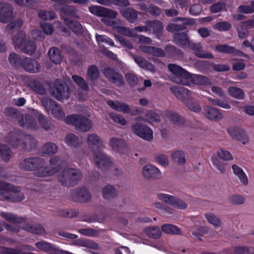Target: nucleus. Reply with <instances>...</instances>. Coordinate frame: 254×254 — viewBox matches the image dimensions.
Returning a JSON list of instances; mask_svg holds the SVG:
<instances>
[{
	"instance_id": "nucleus-11",
	"label": "nucleus",
	"mask_w": 254,
	"mask_h": 254,
	"mask_svg": "<svg viewBox=\"0 0 254 254\" xmlns=\"http://www.w3.org/2000/svg\"><path fill=\"white\" fill-rule=\"evenodd\" d=\"M14 17L12 6L5 2H0V22L3 23L10 22Z\"/></svg>"
},
{
	"instance_id": "nucleus-38",
	"label": "nucleus",
	"mask_w": 254,
	"mask_h": 254,
	"mask_svg": "<svg viewBox=\"0 0 254 254\" xmlns=\"http://www.w3.org/2000/svg\"><path fill=\"white\" fill-rule=\"evenodd\" d=\"M8 60L12 67L17 69L21 68L23 58H22L19 55L14 52L11 53L8 56Z\"/></svg>"
},
{
	"instance_id": "nucleus-16",
	"label": "nucleus",
	"mask_w": 254,
	"mask_h": 254,
	"mask_svg": "<svg viewBox=\"0 0 254 254\" xmlns=\"http://www.w3.org/2000/svg\"><path fill=\"white\" fill-rule=\"evenodd\" d=\"M170 89L172 93L183 103L191 96L190 90L182 86H172Z\"/></svg>"
},
{
	"instance_id": "nucleus-45",
	"label": "nucleus",
	"mask_w": 254,
	"mask_h": 254,
	"mask_svg": "<svg viewBox=\"0 0 254 254\" xmlns=\"http://www.w3.org/2000/svg\"><path fill=\"white\" fill-rule=\"evenodd\" d=\"M24 229L27 232L35 234L44 235L46 234L44 227L41 224H36L32 226L27 224L24 226Z\"/></svg>"
},
{
	"instance_id": "nucleus-37",
	"label": "nucleus",
	"mask_w": 254,
	"mask_h": 254,
	"mask_svg": "<svg viewBox=\"0 0 254 254\" xmlns=\"http://www.w3.org/2000/svg\"><path fill=\"white\" fill-rule=\"evenodd\" d=\"M35 246L43 252L55 254L57 248L54 245L44 241L36 243Z\"/></svg>"
},
{
	"instance_id": "nucleus-55",
	"label": "nucleus",
	"mask_w": 254,
	"mask_h": 254,
	"mask_svg": "<svg viewBox=\"0 0 254 254\" xmlns=\"http://www.w3.org/2000/svg\"><path fill=\"white\" fill-rule=\"evenodd\" d=\"M38 121L40 126L42 128L46 130L51 128L52 125L50 121L42 113H38Z\"/></svg>"
},
{
	"instance_id": "nucleus-28",
	"label": "nucleus",
	"mask_w": 254,
	"mask_h": 254,
	"mask_svg": "<svg viewBox=\"0 0 254 254\" xmlns=\"http://www.w3.org/2000/svg\"><path fill=\"white\" fill-rule=\"evenodd\" d=\"M63 20L65 24L76 35H81L83 33L82 25L77 21L69 19L68 18L64 17Z\"/></svg>"
},
{
	"instance_id": "nucleus-30",
	"label": "nucleus",
	"mask_w": 254,
	"mask_h": 254,
	"mask_svg": "<svg viewBox=\"0 0 254 254\" xmlns=\"http://www.w3.org/2000/svg\"><path fill=\"white\" fill-rule=\"evenodd\" d=\"M28 86L32 90L38 94L44 95L47 93L46 88L38 78L33 79L30 80Z\"/></svg>"
},
{
	"instance_id": "nucleus-47",
	"label": "nucleus",
	"mask_w": 254,
	"mask_h": 254,
	"mask_svg": "<svg viewBox=\"0 0 254 254\" xmlns=\"http://www.w3.org/2000/svg\"><path fill=\"white\" fill-rule=\"evenodd\" d=\"M238 36L240 39H245L249 35L248 28L244 24L243 22L235 25Z\"/></svg>"
},
{
	"instance_id": "nucleus-50",
	"label": "nucleus",
	"mask_w": 254,
	"mask_h": 254,
	"mask_svg": "<svg viewBox=\"0 0 254 254\" xmlns=\"http://www.w3.org/2000/svg\"><path fill=\"white\" fill-rule=\"evenodd\" d=\"M187 108L191 111L194 113H199L201 110V108L198 102L195 100H192L190 98H187L186 102H184Z\"/></svg>"
},
{
	"instance_id": "nucleus-1",
	"label": "nucleus",
	"mask_w": 254,
	"mask_h": 254,
	"mask_svg": "<svg viewBox=\"0 0 254 254\" xmlns=\"http://www.w3.org/2000/svg\"><path fill=\"white\" fill-rule=\"evenodd\" d=\"M86 142L94 156L96 166L102 171H106L112 164L111 158L104 154L101 149L105 147L102 139L95 133L89 134Z\"/></svg>"
},
{
	"instance_id": "nucleus-32",
	"label": "nucleus",
	"mask_w": 254,
	"mask_h": 254,
	"mask_svg": "<svg viewBox=\"0 0 254 254\" xmlns=\"http://www.w3.org/2000/svg\"><path fill=\"white\" fill-rule=\"evenodd\" d=\"M164 115L173 124L177 125H183L186 123L185 118L177 113L171 111H167Z\"/></svg>"
},
{
	"instance_id": "nucleus-26",
	"label": "nucleus",
	"mask_w": 254,
	"mask_h": 254,
	"mask_svg": "<svg viewBox=\"0 0 254 254\" xmlns=\"http://www.w3.org/2000/svg\"><path fill=\"white\" fill-rule=\"evenodd\" d=\"M107 104L115 111L121 112L124 114H128L130 112L129 105L123 102L110 100L107 101Z\"/></svg>"
},
{
	"instance_id": "nucleus-48",
	"label": "nucleus",
	"mask_w": 254,
	"mask_h": 254,
	"mask_svg": "<svg viewBox=\"0 0 254 254\" xmlns=\"http://www.w3.org/2000/svg\"><path fill=\"white\" fill-rule=\"evenodd\" d=\"M162 231L166 234L180 235L181 229L177 226L171 224H165L161 226Z\"/></svg>"
},
{
	"instance_id": "nucleus-15",
	"label": "nucleus",
	"mask_w": 254,
	"mask_h": 254,
	"mask_svg": "<svg viewBox=\"0 0 254 254\" xmlns=\"http://www.w3.org/2000/svg\"><path fill=\"white\" fill-rule=\"evenodd\" d=\"M21 67L29 73H37L39 71L40 65L38 62L33 58L23 57Z\"/></svg>"
},
{
	"instance_id": "nucleus-12",
	"label": "nucleus",
	"mask_w": 254,
	"mask_h": 254,
	"mask_svg": "<svg viewBox=\"0 0 254 254\" xmlns=\"http://www.w3.org/2000/svg\"><path fill=\"white\" fill-rule=\"evenodd\" d=\"M89 11L97 16L106 18H116L117 12L109 8L98 5H92L89 7Z\"/></svg>"
},
{
	"instance_id": "nucleus-56",
	"label": "nucleus",
	"mask_w": 254,
	"mask_h": 254,
	"mask_svg": "<svg viewBox=\"0 0 254 254\" xmlns=\"http://www.w3.org/2000/svg\"><path fill=\"white\" fill-rule=\"evenodd\" d=\"M87 75L90 80H97L99 76V71L97 66L96 65H90L88 68Z\"/></svg>"
},
{
	"instance_id": "nucleus-49",
	"label": "nucleus",
	"mask_w": 254,
	"mask_h": 254,
	"mask_svg": "<svg viewBox=\"0 0 254 254\" xmlns=\"http://www.w3.org/2000/svg\"><path fill=\"white\" fill-rule=\"evenodd\" d=\"M133 59L135 63L142 68L152 70L154 68L153 64L141 57L135 56L133 57Z\"/></svg>"
},
{
	"instance_id": "nucleus-46",
	"label": "nucleus",
	"mask_w": 254,
	"mask_h": 254,
	"mask_svg": "<svg viewBox=\"0 0 254 254\" xmlns=\"http://www.w3.org/2000/svg\"><path fill=\"white\" fill-rule=\"evenodd\" d=\"M0 215L6 221L12 222L14 224H21L25 222V219L24 218L18 217L10 213L1 212Z\"/></svg>"
},
{
	"instance_id": "nucleus-6",
	"label": "nucleus",
	"mask_w": 254,
	"mask_h": 254,
	"mask_svg": "<svg viewBox=\"0 0 254 254\" xmlns=\"http://www.w3.org/2000/svg\"><path fill=\"white\" fill-rule=\"evenodd\" d=\"M41 102L48 112H50L53 117L59 120L64 119V112L61 106L53 99L49 98H42Z\"/></svg>"
},
{
	"instance_id": "nucleus-40",
	"label": "nucleus",
	"mask_w": 254,
	"mask_h": 254,
	"mask_svg": "<svg viewBox=\"0 0 254 254\" xmlns=\"http://www.w3.org/2000/svg\"><path fill=\"white\" fill-rule=\"evenodd\" d=\"M227 91L229 95L234 98L243 100L245 98V92L240 88L236 86H230L228 87Z\"/></svg>"
},
{
	"instance_id": "nucleus-43",
	"label": "nucleus",
	"mask_w": 254,
	"mask_h": 254,
	"mask_svg": "<svg viewBox=\"0 0 254 254\" xmlns=\"http://www.w3.org/2000/svg\"><path fill=\"white\" fill-rule=\"evenodd\" d=\"M232 168L233 173L238 177L241 182L244 185H247L248 184V177L243 169L235 164L232 166Z\"/></svg>"
},
{
	"instance_id": "nucleus-9",
	"label": "nucleus",
	"mask_w": 254,
	"mask_h": 254,
	"mask_svg": "<svg viewBox=\"0 0 254 254\" xmlns=\"http://www.w3.org/2000/svg\"><path fill=\"white\" fill-rule=\"evenodd\" d=\"M71 196L74 201L78 202H87L91 198L90 192L84 187H78L72 190Z\"/></svg>"
},
{
	"instance_id": "nucleus-41",
	"label": "nucleus",
	"mask_w": 254,
	"mask_h": 254,
	"mask_svg": "<svg viewBox=\"0 0 254 254\" xmlns=\"http://www.w3.org/2000/svg\"><path fill=\"white\" fill-rule=\"evenodd\" d=\"M43 154L49 156L55 154L58 151V147L56 144L49 142L45 143L41 148Z\"/></svg>"
},
{
	"instance_id": "nucleus-8",
	"label": "nucleus",
	"mask_w": 254,
	"mask_h": 254,
	"mask_svg": "<svg viewBox=\"0 0 254 254\" xmlns=\"http://www.w3.org/2000/svg\"><path fill=\"white\" fill-rule=\"evenodd\" d=\"M132 131L134 134L146 140H151L153 139V131L147 126L136 123L131 127Z\"/></svg>"
},
{
	"instance_id": "nucleus-2",
	"label": "nucleus",
	"mask_w": 254,
	"mask_h": 254,
	"mask_svg": "<svg viewBox=\"0 0 254 254\" xmlns=\"http://www.w3.org/2000/svg\"><path fill=\"white\" fill-rule=\"evenodd\" d=\"M5 140L12 147L23 151H31L38 145L37 141L32 135L25 134L20 130L10 131Z\"/></svg>"
},
{
	"instance_id": "nucleus-64",
	"label": "nucleus",
	"mask_w": 254,
	"mask_h": 254,
	"mask_svg": "<svg viewBox=\"0 0 254 254\" xmlns=\"http://www.w3.org/2000/svg\"><path fill=\"white\" fill-rule=\"evenodd\" d=\"M217 155L219 157L225 161H231L233 159V157L231 153L225 149H220L217 151Z\"/></svg>"
},
{
	"instance_id": "nucleus-10",
	"label": "nucleus",
	"mask_w": 254,
	"mask_h": 254,
	"mask_svg": "<svg viewBox=\"0 0 254 254\" xmlns=\"http://www.w3.org/2000/svg\"><path fill=\"white\" fill-rule=\"evenodd\" d=\"M157 198L175 208L185 209L188 206L187 204L184 201L169 194L158 193Z\"/></svg>"
},
{
	"instance_id": "nucleus-59",
	"label": "nucleus",
	"mask_w": 254,
	"mask_h": 254,
	"mask_svg": "<svg viewBox=\"0 0 254 254\" xmlns=\"http://www.w3.org/2000/svg\"><path fill=\"white\" fill-rule=\"evenodd\" d=\"M10 150L6 145L0 144V156L4 162L9 160Z\"/></svg>"
},
{
	"instance_id": "nucleus-27",
	"label": "nucleus",
	"mask_w": 254,
	"mask_h": 254,
	"mask_svg": "<svg viewBox=\"0 0 254 254\" xmlns=\"http://www.w3.org/2000/svg\"><path fill=\"white\" fill-rule=\"evenodd\" d=\"M16 188L14 191H9L7 195H6L5 200L12 202H20L25 198L24 193L20 191V188L18 186H15Z\"/></svg>"
},
{
	"instance_id": "nucleus-60",
	"label": "nucleus",
	"mask_w": 254,
	"mask_h": 254,
	"mask_svg": "<svg viewBox=\"0 0 254 254\" xmlns=\"http://www.w3.org/2000/svg\"><path fill=\"white\" fill-rule=\"evenodd\" d=\"M39 17L42 20H52L57 17V14L53 11L41 10L38 13Z\"/></svg>"
},
{
	"instance_id": "nucleus-34",
	"label": "nucleus",
	"mask_w": 254,
	"mask_h": 254,
	"mask_svg": "<svg viewBox=\"0 0 254 254\" xmlns=\"http://www.w3.org/2000/svg\"><path fill=\"white\" fill-rule=\"evenodd\" d=\"M174 43L180 47H187L189 44L188 35L184 32L176 33L173 35Z\"/></svg>"
},
{
	"instance_id": "nucleus-63",
	"label": "nucleus",
	"mask_w": 254,
	"mask_h": 254,
	"mask_svg": "<svg viewBox=\"0 0 254 254\" xmlns=\"http://www.w3.org/2000/svg\"><path fill=\"white\" fill-rule=\"evenodd\" d=\"M187 29V26L185 25L178 24L175 23H169L166 27L168 31L170 32H177Z\"/></svg>"
},
{
	"instance_id": "nucleus-31",
	"label": "nucleus",
	"mask_w": 254,
	"mask_h": 254,
	"mask_svg": "<svg viewBox=\"0 0 254 254\" xmlns=\"http://www.w3.org/2000/svg\"><path fill=\"white\" fill-rule=\"evenodd\" d=\"M66 86L63 83H59L57 80L56 81L55 86L53 90L52 94L56 99L61 101L64 98H67L66 97L65 93Z\"/></svg>"
},
{
	"instance_id": "nucleus-36",
	"label": "nucleus",
	"mask_w": 254,
	"mask_h": 254,
	"mask_svg": "<svg viewBox=\"0 0 254 254\" xmlns=\"http://www.w3.org/2000/svg\"><path fill=\"white\" fill-rule=\"evenodd\" d=\"M65 142L68 146L75 148L79 147L82 143V140L77 136L73 133L67 134L64 138Z\"/></svg>"
},
{
	"instance_id": "nucleus-19",
	"label": "nucleus",
	"mask_w": 254,
	"mask_h": 254,
	"mask_svg": "<svg viewBox=\"0 0 254 254\" xmlns=\"http://www.w3.org/2000/svg\"><path fill=\"white\" fill-rule=\"evenodd\" d=\"M190 78H187L186 81H184V82L183 83L184 85H189V81H191L192 83L195 84L201 85H210L212 84V82L210 79L209 78L199 74H191L190 73Z\"/></svg>"
},
{
	"instance_id": "nucleus-5",
	"label": "nucleus",
	"mask_w": 254,
	"mask_h": 254,
	"mask_svg": "<svg viewBox=\"0 0 254 254\" xmlns=\"http://www.w3.org/2000/svg\"><path fill=\"white\" fill-rule=\"evenodd\" d=\"M64 122L67 125L74 126L76 129L84 132L89 131L92 126L91 121L81 114L68 115L65 118Z\"/></svg>"
},
{
	"instance_id": "nucleus-29",
	"label": "nucleus",
	"mask_w": 254,
	"mask_h": 254,
	"mask_svg": "<svg viewBox=\"0 0 254 254\" xmlns=\"http://www.w3.org/2000/svg\"><path fill=\"white\" fill-rule=\"evenodd\" d=\"M193 50L196 57L200 58L212 59L213 55L210 53L204 52L201 51L202 47L200 43H193L189 42L188 46Z\"/></svg>"
},
{
	"instance_id": "nucleus-4",
	"label": "nucleus",
	"mask_w": 254,
	"mask_h": 254,
	"mask_svg": "<svg viewBox=\"0 0 254 254\" xmlns=\"http://www.w3.org/2000/svg\"><path fill=\"white\" fill-rule=\"evenodd\" d=\"M81 171L77 169L67 168L58 175V180L64 187H73L81 179Z\"/></svg>"
},
{
	"instance_id": "nucleus-33",
	"label": "nucleus",
	"mask_w": 254,
	"mask_h": 254,
	"mask_svg": "<svg viewBox=\"0 0 254 254\" xmlns=\"http://www.w3.org/2000/svg\"><path fill=\"white\" fill-rule=\"evenodd\" d=\"M121 14L127 21L130 23H134L138 17V11L130 7H127L121 11Z\"/></svg>"
},
{
	"instance_id": "nucleus-44",
	"label": "nucleus",
	"mask_w": 254,
	"mask_h": 254,
	"mask_svg": "<svg viewBox=\"0 0 254 254\" xmlns=\"http://www.w3.org/2000/svg\"><path fill=\"white\" fill-rule=\"evenodd\" d=\"M26 41V33L18 31L13 38V43L16 48H21Z\"/></svg>"
},
{
	"instance_id": "nucleus-17",
	"label": "nucleus",
	"mask_w": 254,
	"mask_h": 254,
	"mask_svg": "<svg viewBox=\"0 0 254 254\" xmlns=\"http://www.w3.org/2000/svg\"><path fill=\"white\" fill-rule=\"evenodd\" d=\"M168 68L169 71L173 74L181 78L182 84L184 82L183 81L184 80H186L187 78L190 77L189 72L176 64H169L168 65Z\"/></svg>"
},
{
	"instance_id": "nucleus-7",
	"label": "nucleus",
	"mask_w": 254,
	"mask_h": 254,
	"mask_svg": "<svg viewBox=\"0 0 254 254\" xmlns=\"http://www.w3.org/2000/svg\"><path fill=\"white\" fill-rule=\"evenodd\" d=\"M103 73L110 82L118 87H122L125 84L123 76L116 68L111 67H106L104 69Z\"/></svg>"
},
{
	"instance_id": "nucleus-61",
	"label": "nucleus",
	"mask_w": 254,
	"mask_h": 254,
	"mask_svg": "<svg viewBox=\"0 0 254 254\" xmlns=\"http://www.w3.org/2000/svg\"><path fill=\"white\" fill-rule=\"evenodd\" d=\"M212 162L221 173L224 174L226 173L227 163L222 162L216 157L212 158Z\"/></svg>"
},
{
	"instance_id": "nucleus-3",
	"label": "nucleus",
	"mask_w": 254,
	"mask_h": 254,
	"mask_svg": "<svg viewBox=\"0 0 254 254\" xmlns=\"http://www.w3.org/2000/svg\"><path fill=\"white\" fill-rule=\"evenodd\" d=\"M45 160L38 157L26 158L21 161L19 168L26 171H34V175L37 177H45L46 175L51 174L47 171L48 168H44Z\"/></svg>"
},
{
	"instance_id": "nucleus-20",
	"label": "nucleus",
	"mask_w": 254,
	"mask_h": 254,
	"mask_svg": "<svg viewBox=\"0 0 254 254\" xmlns=\"http://www.w3.org/2000/svg\"><path fill=\"white\" fill-rule=\"evenodd\" d=\"M142 174L147 179H157L161 176L159 169L151 164L146 165L143 167Z\"/></svg>"
},
{
	"instance_id": "nucleus-57",
	"label": "nucleus",
	"mask_w": 254,
	"mask_h": 254,
	"mask_svg": "<svg viewBox=\"0 0 254 254\" xmlns=\"http://www.w3.org/2000/svg\"><path fill=\"white\" fill-rule=\"evenodd\" d=\"M72 79L83 90L88 91L89 90V86L83 78L78 75H73L72 76Z\"/></svg>"
},
{
	"instance_id": "nucleus-42",
	"label": "nucleus",
	"mask_w": 254,
	"mask_h": 254,
	"mask_svg": "<svg viewBox=\"0 0 254 254\" xmlns=\"http://www.w3.org/2000/svg\"><path fill=\"white\" fill-rule=\"evenodd\" d=\"M16 189L14 186L8 183L0 181V196L4 200L9 191H14Z\"/></svg>"
},
{
	"instance_id": "nucleus-51",
	"label": "nucleus",
	"mask_w": 254,
	"mask_h": 254,
	"mask_svg": "<svg viewBox=\"0 0 254 254\" xmlns=\"http://www.w3.org/2000/svg\"><path fill=\"white\" fill-rule=\"evenodd\" d=\"M102 194L104 198L106 199H110L117 195L115 188L111 185H107L103 188Z\"/></svg>"
},
{
	"instance_id": "nucleus-14",
	"label": "nucleus",
	"mask_w": 254,
	"mask_h": 254,
	"mask_svg": "<svg viewBox=\"0 0 254 254\" xmlns=\"http://www.w3.org/2000/svg\"><path fill=\"white\" fill-rule=\"evenodd\" d=\"M166 58L174 60H182L184 57V53L180 49L173 45H166L165 46Z\"/></svg>"
},
{
	"instance_id": "nucleus-53",
	"label": "nucleus",
	"mask_w": 254,
	"mask_h": 254,
	"mask_svg": "<svg viewBox=\"0 0 254 254\" xmlns=\"http://www.w3.org/2000/svg\"><path fill=\"white\" fill-rule=\"evenodd\" d=\"M23 52L26 54L31 55L34 53L36 48V44L32 40L26 41L21 48Z\"/></svg>"
},
{
	"instance_id": "nucleus-52",
	"label": "nucleus",
	"mask_w": 254,
	"mask_h": 254,
	"mask_svg": "<svg viewBox=\"0 0 254 254\" xmlns=\"http://www.w3.org/2000/svg\"><path fill=\"white\" fill-rule=\"evenodd\" d=\"M208 101L214 106H217L225 109H230L231 108L230 105L225 100L220 99L218 98H212L208 97Z\"/></svg>"
},
{
	"instance_id": "nucleus-22",
	"label": "nucleus",
	"mask_w": 254,
	"mask_h": 254,
	"mask_svg": "<svg viewBox=\"0 0 254 254\" xmlns=\"http://www.w3.org/2000/svg\"><path fill=\"white\" fill-rule=\"evenodd\" d=\"M203 114L207 118L216 121H219L223 118L222 114L218 109L208 106L204 108Z\"/></svg>"
},
{
	"instance_id": "nucleus-58",
	"label": "nucleus",
	"mask_w": 254,
	"mask_h": 254,
	"mask_svg": "<svg viewBox=\"0 0 254 254\" xmlns=\"http://www.w3.org/2000/svg\"><path fill=\"white\" fill-rule=\"evenodd\" d=\"M171 157L174 162L180 164H184L186 162L184 153L182 150H178L173 153Z\"/></svg>"
},
{
	"instance_id": "nucleus-18",
	"label": "nucleus",
	"mask_w": 254,
	"mask_h": 254,
	"mask_svg": "<svg viewBox=\"0 0 254 254\" xmlns=\"http://www.w3.org/2000/svg\"><path fill=\"white\" fill-rule=\"evenodd\" d=\"M215 50L224 54H233L234 56L247 57L248 55L235 48L226 44L218 45L215 47Z\"/></svg>"
},
{
	"instance_id": "nucleus-24",
	"label": "nucleus",
	"mask_w": 254,
	"mask_h": 254,
	"mask_svg": "<svg viewBox=\"0 0 254 254\" xmlns=\"http://www.w3.org/2000/svg\"><path fill=\"white\" fill-rule=\"evenodd\" d=\"M18 125L26 129H35L37 126L34 118L29 115H25L18 121Z\"/></svg>"
},
{
	"instance_id": "nucleus-39",
	"label": "nucleus",
	"mask_w": 254,
	"mask_h": 254,
	"mask_svg": "<svg viewBox=\"0 0 254 254\" xmlns=\"http://www.w3.org/2000/svg\"><path fill=\"white\" fill-rule=\"evenodd\" d=\"M48 55L50 60L53 63L60 64L61 63L62 57L61 51L58 48L53 47L50 49Z\"/></svg>"
},
{
	"instance_id": "nucleus-13",
	"label": "nucleus",
	"mask_w": 254,
	"mask_h": 254,
	"mask_svg": "<svg viewBox=\"0 0 254 254\" xmlns=\"http://www.w3.org/2000/svg\"><path fill=\"white\" fill-rule=\"evenodd\" d=\"M227 132L233 139L246 144L249 141V137L244 129L239 127H232L227 128Z\"/></svg>"
},
{
	"instance_id": "nucleus-54",
	"label": "nucleus",
	"mask_w": 254,
	"mask_h": 254,
	"mask_svg": "<svg viewBox=\"0 0 254 254\" xmlns=\"http://www.w3.org/2000/svg\"><path fill=\"white\" fill-rule=\"evenodd\" d=\"M145 232L149 237L155 239L160 238L162 234L160 228L157 226L147 228Z\"/></svg>"
},
{
	"instance_id": "nucleus-25",
	"label": "nucleus",
	"mask_w": 254,
	"mask_h": 254,
	"mask_svg": "<svg viewBox=\"0 0 254 254\" xmlns=\"http://www.w3.org/2000/svg\"><path fill=\"white\" fill-rule=\"evenodd\" d=\"M58 10L62 14L63 18H64L63 15L76 19L80 18L79 15L77 14L78 9L73 5L68 4L62 5L59 6Z\"/></svg>"
},
{
	"instance_id": "nucleus-62",
	"label": "nucleus",
	"mask_w": 254,
	"mask_h": 254,
	"mask_svg": "<svg viewBox=\"0 0 254 254\" xmlns=\"http://www.w3.org/2000/svg\"><path fill=\"white\" fill-rule=\"evenodd\" d=\"M232 27L231 24L228 21H221L216 23L213 26V28L219 31H228Z\"/></svg>"
},
{
	"instance_id": "nucleus-23",
	"label": "nucleus",
	"mask_w": 254,
	"mask_h": 254,
	"mask_svg": "<svg viewBox=\"0 0 254 254\" xmlns=\"http://www.w3.org/2000/svg\"><path fill=\"white\" fill-rule=\"evenodd\" d=\"M109 143L113 149L120 154L124 153L127 150V144L122 138L112 137Z\"/></svg>"
},
{
	"instance_id": "nucleus-21",
	"label": "nucleus",
	"mask_w": 254,
	"mask_h": 254,
	"mask_svg": "<svg viewBox=\"0 0 254 254\" xmlns=\"http://www.w3.org/2000/svg\"><path fill=\"white\" fill-rule=\"evenodd\" d=\"M60 158L58 156H54L49 160L50 166H44V168H48L47 171L51 174L46 175V177L52 176L56 174L61 169V164H60Z\"/></svg>"
},
{
	"instance_id": "nucleus-35",
	"label": "nucleus",
	"mask_w": 254,
	"mask_h": 254,
	"mask_svg": "<svg viewBox=\"0 0 254 254\" xmlns=\"http://www.w3.org/2000/svg\"><path fill=\"white\" fill-rule=\"evenodd\" d=\"M147 26L152 28L153 33L159 38L163 33V26L162 23L158 20L149 21L147 22Z\"/></svg>"
}]
</instances>
